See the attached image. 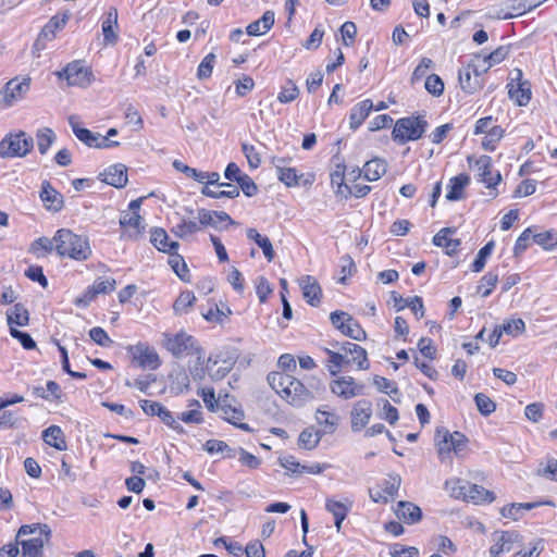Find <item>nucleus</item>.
I'll return each instance as SVG.
<instances>
[{
  "instance_id": "obj_1",
  "label": "nucleus",
  "mask_w": 557,
  "mask_h": 557,
  "mask_svg": "<svg viewBox=\"0 0 557 557\" xmlns=\"http://www.w3.org/2000/svg\"><path fill=\"white\" fill-rule=\"evenodd\" d=\"M269 385L288 404L302 407L313 399V393L301 381L285 372H271L268 375Z\"/></svg>"
},
{
  "instance_id": "obj_2",
  "label": "nucleus",
  "mask_w": 557,
  "mask_h": 557,
  "mask_svg": "<svg viewBox=\"0 0 557 557\" xmlns=\"http://www.w3.org/2000/svg\"><path fill=\"white\" fill-rule=\"evenodd\" d=\"M50 527L41 523L24 524L16 534L23 557H42L45 544L50 541Z\"/></svg>"
},
{
  "instance_id": "obj_3",
  "label": "nucleus",
  "mask_w": 557,
  "mask_h": 557,
  "mask_svg": "<svg viewBox=\"0 0 557 557\" xmlns=\"http://www.w3.org/2000/svg\"><path fill=\"white\" fill-rule=\"evenodd\" d=\"M55 250L61 257L84 261L91 255L89 242L86 237L74 234L72 231L61 228L53 236Z\"/></svg>"
},
{
  "instance_id": "obj_4",
  "label": "nucleus",
  "mask_w": 557,
  "mask_h": 557,
  "mask_svg": "<svg viewBox=\"0 0 557 557\" xmlns=\"http://www.w3.org/2000/svg\"><path fill=\"white\" fill-rule=\"evenodd\" d=\"M450 485V494L456 498L462 497L468 500H473L474 503H491L495 498L493 492L485 490L481 485L472 484L460 479L447 481L446 487L448 488Z\"/></svg>"
},
{
  "instance_id": "obj_5",
  "label": "nucleus",
  "mask_w": 557,
  "mask_h": 557,
  "mask_svg": "<svg viewBox=\"0 0 557 557\" xmlns=\"http://www.w3.org/2000/svg\"><path fill=\"white\" fill-rule=\"evenodd\" d=\"M428 127V122L421 116L403 117L396 121L393 129L394 140L405 144L422 137Z\"/></svg>"
},
{
  "instance_id": "obj_6",
  "label": "nucleus",
  "mask_w": 557,
  "mask_h": 557,
  "mask_svg": "<svg viewBox=\"0 0 557 557\" xmlns=\"http://www.w3.org/2000/svg\"><path fill=\"white\" fill-rule=\"evenodd\" d=\"M34 148V139L25 132L7 135L0 141V156L2 158L25 157Z\"/></svg>"
},
{
  "instance_id": "obj_7",
  "label": "nucleus",
  "mask_w": 557,
  "mask_h": 557,
  "mask_svg": "<svg viewBox=\"0 0 557 557\" xmlns=\"http://www.w3.org/2000/svg\"><path fill=\"white\" fill-rule=\"evenodd\" d=\"M436 446L437 453L441 460H445V458L454 451L456 455L462 453L467 445V437L460 432L450 433L447 430H437L436 431Z\"/></svg>"
},
{
  "instance_id": "obj_8",
  "label": "nucleus",
  "mask_w": 557,
  "mask_h": 557,
  "mask_svg": "<svg viewBox=\"0 0 557 557\" xmlns=\"http://www.w3.org/2000/svg\"><path fill=\"white\" fill-rule=\"evenodd\" d=\"M490 557H500L522 545V536L516 531H494L491 535Z\"/></svg>"
},
{
  "instance_id": "obj_9",
  "label": "nucleus",
  "mask_w": 557,
  "mask_h": 557,
  "mask_svg": "<svg viewBox=\"0 0 557 557\" xmlns=\"http://www.w3.org/2000/svg\"><path fill=\"white\" fill-rule=\"evenodd\" d=\"M127 352L139 368L156 370L161 364L157 350L147 343L131 345L127 347Z\"/></svg>"
},
{
  "instance_id": "obj_10",
  "label": "nucleus",
  "mask_w": 557,
  "mask_h": 557,
  "mask_svg": "<svg viewBox=\"0 0 557 557\" xmlns=\"http://www.w3.org/2000/svg\"><path fill=\"white\" fill-rule=\"evenodd\" d=\"M162 345L173 356L180 357L194 348L195 341L186 332H178L174 335L164 333Z\"/></svg>"
},
{
  "instance_id": "obj_11",
  "label": "nucleus",
  "mask_w": 557,
  "mask_h": 557,
  "mask_svg": "<svg viewBox=\"0 0 557 557\" xmlns=\"http://www.w3.org/2000/svg\"><path fill=\"white\" fill-rule=\"evenodd\" d=\"M59 77H64L71 86H87L90 84L89 70L82 61H74L66 65V67L58 73Z\"/></svg>"
},
{
  "instance_id": "obj_12",
  "label": "nucleus",
  "mask_w": 557,
  "mask_h": 557,
  "mask_svg": "<svg viewBox=\"0 0 557 557\" xmlns=\"http://www.w3.org/2000/svg\"><path fill=\"white\" fill-rule=\"evenodd\" d=\"M28 89V79H11L5 84L4 88L0 91V104L4 107L12 106L15 101L22 99Z\"/></svg>"
},
{
  "instance_id": "obj_13",
  "label": "nucleus",
  "mask_w": 557,
  "mask_h": 557,
  "mask_svg": "<svg viewBox=\"0 0 557 557\" xmlns=\"http://www.w3.org/2000/svg\"><path fill=\"white\" fill-rule=\"evenodd\" d=\"M331 392L344 399H350L363 393V385L357 384L349 375L341 376L330 383Z\"/></svg>"
},
{
  "instance_id": "obj_14",
  "label": "nucleus",
  "mask_w": 557,
  "mask_h": 557,
  "mask_svg": "<svg viewBox=\"0 0 557 557\" xmlns=\"http://www.w3.org/2000/svg\"><path fill=\"white\" fill-rule=\"evenodd\" d=\"M478 171V180L485 184L487 188L496 187L500 181L502 175L498 171L492 170V158L488 156H481L474 162Z\"/></svg>"
},
{
  "instance_id": "obj_15",
  "label": "nucleus",
  "mask_w": 557,
  "mask_h": 557,
  "mask_svg": "<svg viewBox=\"0 0 557 557\" xmlns=\"http://www.w3.org/2000/svg\"><path fill=\"white\" fill-rule=\"evenodd\" d=\"M513 73L516 76L511 77V83L508 85L509 97L517 104L527 106L531 99L530 83L527 81H521L522 73L520 70L516 69Z\"/></svg>"
},
{
  "instance_id": "obj_16",
  "label": "nucleus",
  "mask_w": 557,
  "mask_h": 557,
  "mask_svg": "<svg viewBox=\"0 0 557 557\" xmlns=\"http://www.w3.org/2000/svg\"><path fill=\"white\" fill-rule=\"evenodd\" d=\"M39 197L49 211L59 212L64 206L63 196L52 187L49 181L42 182Z\"/></svg>"
},
{
  "instance_id": "obj_17",
  "label": "nucleus",
  "mask_w": 557,
  "mask_h": 557,
  "mask_svg": "<svg viewBox=\"0 0 557 557\" xmlns=\"http://www.w3.org/2000/svg\"><path fill=\"white\" fill-rule=\"evenodd\" d=\"M372 404L362 399L355 404L351 410V429L354 432L362 430L370 421Z\"/></svg>"
},
{
  "instance_id": "obj_18",
  "label": "nucleus",
  "mask_w": 557,
  "mask_h": 557,
  "mask_svg": "<svg viewBox=\"0 0 557 557\" xmlns=\"http://www.w3.org/2000/svg\"><path fill=\"white\" fill-rule=\"evenodd\" d=\"M391 299L397 311H400L408 307L411 309V311L416 314L418 319L424 317V306L421 297L414 296L412 298H403L401 295H399L397 292H392Z\"/></svg>"
},
{
  "instance_id": "obj_19",
  "label": "nucleus",
  "mask_w": 557,
  "mask_h": 557,
  "mask_svg": "<svg viewBox=\"0 0 557 557\" xmlns=\"http://www.w3.org/2000/svg\"><path fill=\"white\" fill-rule=\"evenodd\" d=\"M315 420L318 425L320 426V433L324 434H333L339 423V417L336 412L326 410V407H321L317 409Z\"/></svg>"
},
{
  "instance_id": "obj_20",
  "label": "nucleus",
  "mask_w": 557,
  "mask_h": 557,
  "mask_svg": "<svg viewBox=\"0 0 557 557\" xmlns=\"http://www.w3.org/2000/svg\"><path fill=\"white\" fill-rule=\"evenodd\" d=\"M304 298L311 306H318L321 302L322 289L318 281L311 275H305L299 281Z\"/></svg>"
},
{
  "instance_id": "obj_21",
  "label": "nucleus",
  "mask_w": 557,
  "mask_h": 557,
  "mask_svg": "<svg viewBox=\"0 0 557 557\" xmlns=\"http://www.w3.org/2000/svg\"><path fill=\"white\" fill-rule=\"evenodd\" d=\"M101 176L104 183L116 188H122L127 184V169L122 163L109 166Z\"/></svg>"
},
{
  "instance_id": "obj_22",
  "label": "nucleus",
  "mask_w": 557,
  "mask_h": 557,
  "mask_svg": "<svg viewBox=\"0 0 557 557\" xmlns=\"http://www.w3.org/2000/svg\"><path fill=\"white\" fill-rule=\"evenodd\" d=\"M116 282L113 278L97 280L85 293L84 298L76 299V305L87 304L98 294H107L115 289Z\"/></svg>"
},
{
  "instance_id": "obj_23",
  "label": "nucleus",
  "mask_w": 557,
  "mask_h": 557,
  "mask_svg": "<svg viewBox=\"0 0 557 557\" xmlns=\"http://www.w3.org/2000/svg\"><path fill=\"white\" fill-rule=\"evenodd\" d=\"M341 350L343 355L348 357V354H356V357L350 359L352 363H356L359 370H368L370 367L368 360L367 350L358 344L345 342L341 345Z\"/></svg>"
},
{
  "instance_id": "obj_24",
  "label": "nucleus",
  "mask_w": 557,
  "mask_h": 557,
  "mask_svg": "<svg viewBox=\"0 0 557 557\" xmlns=\"http://www.w3.org/2000/svg\"><path fill=\"white\" fill-rule=\"evenodd\" d=\"M455 233V230L445 227L442 228L438 233L433 237V244L437 247H443L446 250V253L453 256L457 252L460 240L451 238L450 235Z\"/></svg>"
},
{
  "instance_id": "obj_25",
  "label": "nucleus",
  "mask_w": 557,
  "mask_h": 557,
  "mask_svg": "<svg viewBox=\"0 0 557 557\" xmlns=\"http://www.w3.org/2000/svg\"><path fill=\"white\" fill-rule=\"evenodd\" d=\"M397 517L408 524L417 523L421 520L422 512L420 507L410 502H399L395 510Z\"/></svg>"
},
{
  "instance_id": "obj_26",
  "label": "nucleus",
  "mask_w": 557,
  "mask_h": 557,
  "mask_svg": "<svg viewBox=\"0 0 557 557\" xmlns=\"http://www.w3.org/2000/svg\"><path fill=\"white\" fill-rule=\"evenodd\" d=\"M198 220L201 226L218 227L222 222H228L233 224L231 216L224 211H209L200 209L198 211Z\"/></svg>"
},
{
  "instance_id": "obj_27",
  "label": "nucleus",
  "mask_w": 557,
  "mask_h": 557,
  "mask_svg": "<svg viewBox=\"0 0 557 557\" xmlns=\"http://www.w3.org/2000/svg\"><path fill=\"white\" fill-rule=\"evenodd\" d=\"M372 109L373 102L370 99H366L354 106L349 115L350 127L354 129L358 128L368 117Z\"/></svg>"
},
{
  "instance_id": "obj_28",
  "label": "nucleus",
  "mask_w": 557,
  "mask_h": 557,
  "mask_svg": "<svg viewBox=\"0 0 557 557\" xmlns=\"http://www.w3.org/2000/svg\"><path fill=\"white\" fill-rule=\"evenodd\" d=\"M274 24V12L265 11L261 18L251 22L246 32L249 36H260L268 33Z\"/></svg>"
},
{
  "instance_id": "obj_29",
  "label": "nucleus",
  "mask_w": 557,
  "mask_h": 557,
  "mask_svg": "<svg viewBox=\"0 0 557 557\" xmlns=\"http://www.w3.org/2000/svg\"><path fill=\"white\" fill-rule=\"evenodd\" d=\"M150 240L152 245L162 252H174L180 244L177 242H169V236L163 228H154L151 232Z\"/></svg>"
},
{
  "instance_id": "obj_30",
  "label": "nucleus",
  "mask_w": 557,
  "mask_h": 557,
  "mask_svg": "<svg viewBox=\"0 0 557 557\" xmlns=\"http://www.w3.org/2000/svg\"><path fill=\"white\" fill-rule=\"evenodd\" d=\"M470 183V176L467 174H459L450 180L446 199L455 201L463 198V189Z\"/></svg>"
},
{
  "instance_id": "obj_31",
  "label": "nucleus",
  "mask_w": 557,
  "mask_h": 557,
  "mask_svg": "<svg viewBox=\"0 0 557 557\" xmlns=\"http://www.w3.org/2000/svg\"><path fill=\"white\" fill-rule=\"evenodd\" d=\"M117 27V10L111 8L102 21V34L107 44H114L117 36L114 28Z\"/></svg>"
},
{
  "instance_id": "obj_32",
  "label": "nucleus",
  "mask_w": 557,
  "mask_h": 557,
  "mask_svg": "<svg viewBox=\"0 0 557 557\" xmlns=\"http://www.w3.org/2000/svg\"><path fill=\"white\" fill-rule=\"evenodd\" d=\"M44 441L58 450L66 449L64 433L58 425H50L42 432Z\"/></svg>"
},
{
  "instance_id": "obj_33",
  "label": "nucleus",
  "mask_w": 557,
  "mask_h": 557,
  "mask_svg": "<svg viewBox=\"0 0 557 557\" xmlns=\"http://www.w3.org/2000/svg\"><path fill=\"white\" fill-rule=\"evenodd\" d=\"M386 163L383 160L375 158L366 162L362 171L367 181L374 182L380 180L386 173Z\"/></svg>"
},
{
  "instance_id": "obj_34",
  "label": "nucleus",
  "mask_w": 557,
  "mask_h": 557,
  "mask_svg": "<svg viewBox=\"0 0 557 557\" xmlns=\"http://www.w3.org/2000/svg\"><path fill=\"white\" fill-rule=\"evenodd\" d=\"M247 237L253 240L262 249V252L269 262L274 259V249L272 243L267 236L261 235L256 228H248Z\"/></svg>"
},
{
  "instance_id": "obj_35",
  "label": "nucleus",
  "mask_w": 557,
  "mask_h": 557,
  "mask_svg": "<svg viewBox=\"0 0 557 557\" xmlns=\"http://www.w3.org/2000/svg\"><path fill=\"white\" fill-rule=\"evenodd\" d=\"M282 161H283V159H280V158H273V161H272V163L276 168L278 180L288 187L298 185V175L296 173V170L293 168L282 166L281 165Z\"/></svg>"
},
{
  "instance_id": "obj_36",
  "label": "nucleus",
  "mask_w": 557,
  "mask_h": 557,
  "mask_svg": "<svg viewBox=\"0 0 557 557\" xmlns=\"http://www.w3.org/2000/svg\"><path fill=\"white\" fill-rule=\"evenodd\" d=\"M55 140L57 135L50 127H42L37 129L36 141L38 151L41 154H46Z\"/></svg>"
},
{
  "instance_id": "obj_37",
  "label": "nucleus",
  "mask_w": 557,
  "mask_h": 557,
  "mask_svg": "<svg viewBox=\"0 0 557 557\" xmlns=\"http://www.w3.org/2000/svg\"><path fill=\"white\" fill-rule=\"evenodd\" d=\"M28 320V311L22 304H15L7 313V321L10 326L13 324L25 326Z\"/></svg>"
},
{
  "instance_id": "obj_38",
  "label": "nucleus",
  "mask_w": 557,
  "mask_h": 557,
  "mask_svg": "<svg viewBox=\"0 0 557 557\" xmlns=\"http://www.w3.org/2000/svg\"><path fill=\"white\" fill-rule=\"evenodd\" d=\"M322 437V434L320 431L314 430L312 426L305 429L299 437H298V445L299 447L304 449H313L318 446Z\"/></svg>"
},
{
  "instance_id": "obj_39",
  "label": "nucleus",
  "mask_w": 557,
  "mask_h": 557,
  "mask_svg": "<svg viewBox=\"0 0 557 557\" xmlns=\"http://www.w3.org/2000/svg\"><path fill=\"white\" fill-rule=\"evenodd\" d=\"M341 333L358 342H362L367 338L366 331L350 314L346 318L345 326Z\"/></svg>"
},
{
  "instance_id": "obj_40",
  "label": "nucleus",
  "mask_w": 557,
  "mask_h": 557,
  "mask_svg": "<svg viewBox=\"0 0 557 557\" xmlns=\"http://www.w3.org/2000/svg\"><path fill=\"white\" fill-rule=\"evenodd\" d=\"M536 474L544 479L557 482V459L546 457L539 463Z\"/></svg>"
},
{
  "instance_id": "obj_41",
  "label": "nucleus",
  "mask_w": 557,
  "mask_h": 557,
  "mask_svg": "<svg viewBox=\"0 0 557 557\" xmlns=\"http://www.w3.org/2000/svg\"><path fill=\"white\" fill-rule=\"evenodd\" d=\"M220 408L223 413V418L227 422L236 425L237 428H239L242 430L250 431V428L247 423H238L244 417V412L240 409L233 408V407L226 406V405H221Z\"/></svg>"
},
{
  "instance_id": "obj_42",
  "label": "nucleus",
  "mask_w": 557,
  "mask_h": 557,
  "mask_svg": "<svg viewBox=\"0 0 557 557\" xmlns=\"http://www.w3.org/2000/svg\"><path fill=\"white\" fill-rule=\"evenodd\" d=\"M373 384L380 392L388 394L394 401H399L400 392L393 381L384 376L375 375Z\"/></svg>"
},
{
  "instance_id": "obj_43",
  "label": "nucleus",
  "mask_w": 557,
  "mask_h": 557,
  "mask_svg": "<svg viewBox=\"0 0 557 557\" xmlns=\"http://www.w3.org/2000/svg\"><path fill=\"white\" fill-rule=\"evenodd\" d=\"M325 352L329 356V371L332 375H336L344 366L352 363L346 355H343L339 351L325 348Z\"/></svg>"
},
{
  "instance_id": "obj_44",
  "label": "nucleus",
  "mask_w": 557,
  "mask_h": 557,
  "mask_svg": "<svg viewBox=\"0 0 557 557\" xmlns=\"http://www.w3.org/2000/svg\"><path fill=\"white\" fill-rule=\"evenodd\" d=\"M201 225L199 223V221H193V220H185L183 219L178 224H176L173 228H172V233L180 237V238H185L198 231L201 230Z\"/></svg>"
},
{
  "instance_id": "obj_45",
  "label": "nucleus",
  "mask_w": 557,
  "mask_h": 557,
  "mask_svg": "<svg viewBox=\"0 0 557 557\" xmlns=\"http://www.w3.org/2000/svg\"><path fill=\"white\" fill-rule=\"evenodd\" d=\"M278 463L286 470V474L290 476H299L304 473L305 465H301L292 455L278 458Z\"/></svg>"
},
{
  "instance_id": "obj_46",
  "label": "nucleus",
  "mask_w": 557,
  "mask_h": 557,
  "mask_svg": "<svg viewBox=\"0 0 557 557\" xmlns=\"http://www.w3.org/2000/svg\"><path fill=\"white\" fill-rule=\"evenodd\" d=\"M472 73L475 75V77H479V71L476 67H472L469 65L468 67L459 71V82L461 85V88L466 90L467 92H473L478 86L479 83L475 81L474 83L471 82V75Z\"/></svg>"
},
{
  "instance_id": "obj_47",
  "label": "nucleus",
  "mask_w": 557,
  "mask_h": 557,
  "mask_svg": "<svg viewBox=\"0 0 557 557\" xmlns=\"http://www.w3.org/2000/svg\"><path fill=\"white\" fill-rule=\"evenodd\" d=\"M196 301V296L193 292H183L180 294L177 299L175 300L173 305V309L176 314H184L187 313L189 308L193 307V305Z\"/></svg>"
},
{
  "instance_id": "obj_48",
  "label": "nucleus",
  "mask_w": 557,
  "mask_h": 557,
  "mask_svg": "<svg viewBox=\"0 0 557 557\" xmlns=\"http://www.w3.org/2000/svg\"><path fill=\"white\" fill-rule=\"evenodd\" d=\"M351 505L352 503L348 499L346 500V503H342L333 498H327L325 503V508L329 512H331L334 516V518H346Z\"/></svg>"
},
{
  "instance_id": "obj_49",
  "label": "nucleus",
  "mask_w": 557,
  "mask_h": 557,
  "mask_svg": "<svg viewBox=\"0 0 557 557\" xmlns=\"http://www.w3.org/2000/svg\"><path fill=\"white\" fill-rule=\"evenodd\" d=\"M504 129L500 126H493L482 140L483 149L494 151L497 143L503 138Z\"/></svg>"
},
{
  "instance_id": "obj_50",
  "label": "nucleus",
  "mask_w": 557,
  "mask_h": 557,
  "mask_svg": "<svg viewBox=\"0 0 557 557\" xmlns=\"http://www.w3.org/2000/svg\"><path fill=\"white\" fill-rule=\"evenodd\" d=\"M498 282V275L496 273L488 272L481 280L476 287L478 294L482 297H487L493 292V288Z\"/></svg>"
},
{
  "instance_id": "obj_51",
  "label": "nucleus",
  "mask_w": 557,
  "mask_h": 557,
  "mask_svg": "<svg viewBox=\"0 0 557 557\" xmlns=\"http://www.w3.org/2000/svg\"><path fill=\"white\" fill-rule=\"evenodd\" d=\"M495 247V243L493 240H490L485 246H483L475 258V260L472 263V271L473 272H481L483 268L485 267L487 258L492 255L493 249Z\"/></svg>"
},
{
  "instance_id": "obj_52",
  "label": "nucleus",
  "mask_w": 557,
  "mask_h": 557,
  "mask_svg": "<svg viewBox=\"0 0 557 557\" xmlns=\"http://www.w3.org/2000/svg\"><path fill=\"white\" fill-rule=\"evenodd\" d=\"M55 249V242L52 239H49L47 237H40L36 239L32 244V252L35 253L37 257H44L47 253H50L52 250Z\"/></svg>"
},
{
  "instance_id": "obj_53",
  "label": "nucleus",
  "mask_w": 557,
  "mask_h": 557,
  "mask_svg": "<svg viewBox=\"0 0 557 557\" xmlns=\"http://www.w3.org/2000/svg\"><path fill=\"white\" fill-rule=\"evenodd\" d=\"M189 407L193 409L182 412L178 417L180 420H182L185 423H196L199 424L202 422V413L199 410L200 403L196 399L191 400L189 404Z\"/></svg>"
},
{
  "instance_id": "obj_54",
  "label": "nucleus",
  "mask_w": 557,
  "mask_h": 557,
  "mask_svg": "<svg viewBox=\"0 0 557 557\" xmlns=\"http://www.w3.org/2000/svg\"><path fill=\"white\" fill-rule=\"evenodd\" d=\"M299 95V88L297 85L292 81L288 79L285 85L281 88V91L278 92L277 100L281 103H289L294 101Z\"/></svg>"
},
{
  "instance_id": "obj_55",
  "label": "nucleus",
  "mask_w": 557,
  "mask_h": 557,
  "mask_svg": "<svg viewBox=\"0 0 557 557\" xmlns=\"http://www.w3.org/2000/svg\"><path fill=\"white\" fill-rule=\"evenodd\" d=\"M143 219L139 213L124 212L120 218V224L122 227H132L135 230V234L138 235L141 232Z\"/></svg>"
},
{
  "instance_id": "obj_56",
  "label": "nucleus",
  "mask_w": 557,
  "mask_h": 557,
  "mask_svg": "<svg viewBox=\"0 0 557 557\" xmlns=\"http://www.w3.org/2000/svg\"><path fill=\"white\" fill-rule=\"evenodd\" d=\"M215 54L213 52L207 54L200 62L197 70V77L199 79L209 78L212 74V70L215 63Z\"/></svg>"
},
{
  "instance_id": "obj_57",
  "label": "nucleus",
  "mask_w": 557,
  "mask_h": 557,
  "mask_svg": "<svg viewBox=\"0 0 557 557\" xmlns=\"http://www.w3.org/2000/svg\"><path fill=\"white\" fill-rule=\"evenodd\" d=\"M474 400H475L478 410L481 412V414H483L485 417L490 416L496 409L495 403L483 393H478L474 396Z\"/></svg>"
},
{
  "instance_id": "obj_58",
  "label": "nucleus",
  "mask_w": 557,
  "mask_h": 557,
  "mask_svg": "<svg viewBox=\"0 0 557 557\" xmlns=\"http://www.w3.org/2000/svg\"><path fill=\"white\" fill-rule=\"evenodd\" d=\"M424 87L434 97H440L444 92V82L436 74L426 76Z\"/></svg>"
},
{
  "instance_id": "obj_59",
  "label": "nucleus",
  "mask_w": 557,
  "mask_h": 557,
  "mask_svg": "<svg viewBox=\"0 0 557 557\" xmlns=\"http://www.w3.org/2000/svg\"><path fill=\"white\" fill-rule=\"evenodd\" d=\"M391 557H418L419 550L414 546H405L399 543H395L389 547Z\"/></svg>"
},
{
  "instance_id": "obj_60",
  "label": "nucleus",
  "mask_w": 557,
  "mask_h": 557,
  "mask_svg": "<svg viewBox=\"0 0 557 557\" xmlns=\"http://www.w3.org/2000/svg\"><path fill=\"white\" fill-rule=\"evenodd\" d=\"M434 66V62L429 58H422L420 63L413 70L412 75L410 77L411 84H416L423 77L426 78V72Z\"/></svg>"
},
{
  "instance_id": "obj_61",
  "label": "nucleus",
  "mask_w": 557,
  "mask_h": 557,
  "mask_svg": "<svg viewBox=\"0 0 557 557\" xmlns=\"http://www.w3.org/2000/svg\"><path fill=\"white\" fill-rule=\"evenodd\" d=\"M401 483V479L398 474L388 475V478L383 483V492L386 496L389 497V500L394 499L397 495Z\"/></svg>"
},
{
  "instance_id": "obj_62",
  "label": "nucleus",
  "mask_w": 557,
  "mask_h": 557,
  "mask_svg": "<svg viewBox=\"0 0 557 557\" xmlns=\"http://www.w3.org/2000/svg\"><path fill=\"white\" fill-rule=\"evenodd\" d=\"M508 55V48L507 47H498L494 51H492L490 54L484 57L483 62L486 63V66L484 67V71L490 69L494 64L500 63L503 60L506 59Z\"/></svg>"
},
{
  "instance_id": "obj_63",
  "label": "nucleus",
  "mask_w": 557,
  "mask_h": 557,
  "mask_svg": "<svg viewBox=\"0 0 557 557\" xmlns=\"http://www.w3.org/2000/svg\"><path fill=\"white\" fill-rule=\"evenodd\" d=\"M500 327L504 333L511 336H518L524 332L525 324L522 319H511L506 321L503 325H500Z\"/></svg>"
},
{
  "instance_id": "obj_64",
  "label": "nucleus",
  "mask_w": 557,
  "mask_h": 557,
  "mask_svg": "<svg viewBox=\"0 0 557 557\" xmlns=\"http://www.w3.org/2000/svg\"><path fill=\"white\" fill-rule=\"evenodd\" d=\"M255 87V81L249 75H243L235 82V89L238 97H245Z\"/></svg>"
}]
</instances>
